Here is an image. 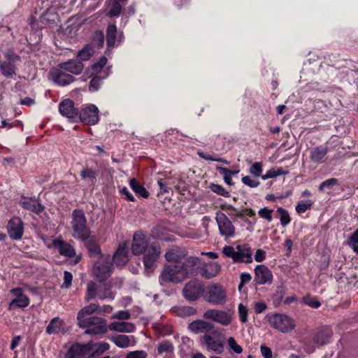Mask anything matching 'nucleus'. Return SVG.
Listing matches in <instances>:
<instances>
[{"label":"nucleus","instance_id":"46","mask_svg":"<svg viewBox=\"0 0 358 358\" xmlns=\"http://www.w3.org/2000/svg\"><path fill=\"white\" fill-rule=\"evenodd\" d=\"M97 175V171L92 168H89L88 166L84 167L83 169L80 171V177L82 179H89L92 182H94L96 180Z\"/></svg>","mask_w":358,"mask_h":358},{"label":"nucleus","instance_id":"36","mask_svg":"<svg viewBox=\"0 0 358 358\" xmlns=\"http://www.w3.org/2000/svg\"><path fill=\"white\" fill-rule=\"evenodd\" d=\"M328 151L327 147H317L311 152L310 158L315 163H321L323 162V159L327 155Z\"/></svg>","mask_w":358,"mask_h":358},{"label":"nucleus","instance_id":"62","mask_svg":"<svg viewBox=\"0 0 358 358\" xmlns=\"http://www.w3.org/2000/svg\"><path fill=\"white\" fill-rule=\"evenodd\" d=\"M148 353L144 350L132 351L127 354L125 358H146Z\"/></svg>","mask_w":358,"mask_h":358},{"label":"nucleus","instance_id":"59","mask_svg":"<svg viewBox=\"0 0 358 358\" xmlns=\"http://www.w3.org/2000/svg\"><path fill=\"white\" fill-rule=\"evenodd\" d=\"M227 341L230 349L234 352L241 354L243 352L242 347L237 344L236 341L233 337H229Z\"/></svg>","mask_w":358,"mask_h":358},{"label":"nucleus","instance_id":"54","mask_svg":"<svg viewBox=\"0 0 358 358\" xmlns=\"http://www.w3.org/2000/svg\"><path fill=\"white\" fill-rule=\"evenodd\" d=\"M107 63V59L105 56H102L100 59L95 64L91 66L92 70L97 73L101 71Z\"/></svg>","mask_w":358,"mask_h":358},{"label":"nucleus","instance_id":"1","mask_svg":"<svg viewBox=\"0 0 358 358\" xmlns=\"http://www.w3.org/2000/svg\"><path fill=\"white\" fill-rule=\"evenodd\" d=\"M71 217L73 237L78 240H85L90 238L91 230L87 226V218L83 210L75 209L72 212Z\"/></svg>","mask_w":358,"mask_h":358},{"label":"nucleus","instance_id":"22","mask_svg":"<svg viewBox=\"0 0 358 358\" xmlns=\"http://www.w3.org/2000/svg\"><path fill=\"white\" fill-rule=\"evenodd\" d=\"M112 261L113 263L114 262L117 266H124L127 264L129 258L127 247L125 243L120 244L117 250L113 256Z\"/></svg>","mask_w":358,"mask_h":358},{"label":"nucleus","instance_id":"3","mask_svg":"<svg viewBox=\"0 0 358 358\" xmlns=\"http://www.w3.org/2000/svg\"><path fill=\"white\" fill-rule=\"evenodd\" d=\"M185 280L179 268V264H165L159 278L161 285L169 283L178 284Z\"/></svg>","mask_w":358,"mask_h":358},{"label":"nucleus","instance_id":"29","mask_svg":"<svg viewBox=\"0 0 358 358\" xmlns=\"http://www.w3.org/2000/svg\"><path fill=\"white\" fill-rule=\"evenodd\" d=\"M52 80L59 85L64 86L71 83L74 80V77L70 74L55 70L51 72Z\"/></svg>","mask_w":358,"mask_h":358},{"label":"nucleus","instance_id":"15","mask_svg":"<svg viewBox=\"0 0 358 358\" xmlns=\"http://www.w3.org/2000/svg\"><path fill=\"white\" fill-rule=\"evenodd\" d=\"M90 321L87 322V327L85 333L86 334L97 335L107 331L106 320L99 317H90Z\"/></svg>","mask_w":358,"mask_h":358},{"label":"nucleus","instance_id":"55","mask_svg":"<svg viewBox=\"0 0 358 358\" xmlns=\"http://www.w3.org/2000/svg\"><path fill=\"white\" fill-rule=\"evenodd\" d=\"M250 173L255 177H262V163L255 162L250 168Z\"/></svg>","mask_w":358,"mask_h":358},{"label":"nucleus","instance_id":"49","mask_svg":"<svg viewBox=\"0 0 358 358\" xmlns=\"http://www.w3.org/2000/svg\"><path fill=\"white\" fill-rule=\"evenodd\" d=\"M276 212L280 215V221L281 225L283 227H286L291 222V217L288 211L282 207H278L276 210Z\"/></svg>","mask_w":358,"mask_h":358},{"label":"nucleus","instance_id":"14","mask_svg":"<svg viewBox=\"0 0 358 358\" xmlns=\"http://www.w3.org/2000/svg\"><path fill=\"white\" fill-rule=\"evenodd\" d=\"M200 264L201 259L196 257H189L181 265H179V268L185 280L189 275H194L196 270L199 268Z\"/></svg>","mask_w":358,"mask_h":358},{"label":"nucleus","instance_id":"11","mask_svg":"<svg viewBox=\"0 0 358 358\" xmlns=\"http://www.w3.org/2000/svg\"><path fill=\"white\" fill-rule=\"evenodd\" d=\"M7 231L13 240H20L24 234V224L19 217H12L8 223Z\"/></svg>","mask_w":358,"mask_h":358},{"label":"nucleus","instance_id":"42","mask_svg":"<svg viewBox=\"0 0 358 358\" xmlns=\"http://www.w3.org/2000/svg\"><path fill=\"white\" fill-rule=\"evenodd\" d=\"M173 310L180 317L189 316L194 315L196 309L192 306H178L173 307Z\"/></svg>","mask_w":358,"mask_h":358},{"label":"nucleus","instance_id":"30","mask_svg":"<svg viewBox=\"0 0 358 358\" xmlns=\"http://www.w3.org/2000/svg\"><path fill=\"white\" fill-rule=\"evenodd\" d=\"M54 246L57 248L61 255L68 257H73L76 252L74 248L63 240H56L54 241Z\"/></svg>","mask_w":358,"mask_h":358},{"label":"nucleus","instance_id":"64","mask_svg":"<svg viewBox=\"0 0 358 358\" xmlns=\"http://www.w3.org/2000/svg\"><path fill=\"white\" fill-rule=\"evenodd\" d=\"M242 182L250 187H257L259 185V181L252 180L248 176L242 178Z\"/></svg>","mask_w":358,"mask_h":358},{"label":"nucleus","instance_id":"32","mask_svg":"<svg viewBox=\"0 0 358 358\" xmlns=\"http://www.w3.org/2000/svg\"><path fill=\"white\" fill-rule=\"evenodd\" d=\"M108 328L110 331L131 333L134 331L135 326L131 322H114L110 324Z\"/></svg>","mask_w":358,"mask_h":358},{"label":"nucleus","instance_id":"4","mask_svg":"<svg viewBox=\"0 0 358 358\" xmlns=\"http://www.w3.org/2000/svg\"><path fill=\"white\" fill-rule=\"evenodd\" d=\"M4 57L6 60L0 61V71L4 77L11 78L16 75L15 63L20 60V57L12 50L6 52Z\"/></svg>","mask_w":358,"mask_h":358},{"label":"nucleus","instance_id":"19","mask_svg":"<svg viewBox=\"0 0 358 358\" xmlns=\"http://www.w3.org/2000/svg\"><path fill=\"white\" fill-rule=\"evenodd\" d=\"M59 112L63 116L69 119H76L78 117L79 111L74 107V102L71 99H65L59 104Z\"/></svg>","mask_w":358,"mask_h":358},{"label":"nucleus","instance_id":"21","mask_svg":"<svg viewBox=\"0 0 358 358\" xmlns=\"http://www.w3.org/2000/svg\"><path fill=\"white\" fill-rule=\"evenodd\" d=\"M332 334L333 333L331 329L322 327L316 331L313 337V343L318 346L325 345L329 343Z\"/></svg>","mask_w":358,"mask_h":358},{"label":"nucleus","instance_id":"31","mask_svg":"<svg viewBox=\"0 0 358 358\" xmlns=\"http://www.w3.org/2000/svg\"><path fill=\"white\" fill-rule=\"evenodd\" d=\"M187 255V252L185 249H180L179 248H174L166 252L164 257L167 262H179L181 259H184Z\"/></svg>","mask_w":358,"mask_h":358},{"label":"nucleus","instance_id":"47","mask_svg":"<svg viewBox=\"0 0 358 358\" xmlns=\"http://www.w3.org/2000/svg\"><path fill=\"white\" fill-rule=\"evenodd\" d=\"M92 46L95 45L98 48H102L104 44V34L101 30H96L94 31L92 38Z\"/></svg>","mask_w":358,"mask_h":358},{"label":"nucleus","instance_id":"20","mask_svg":"<svg viewBox=\"0 0 358 358\" xmlns=\"http://www.w3.org/2000/svg\"><path fill=\"white\" fill-rule=\"evenodd\" d=\"M90 347L87 345L79 343L73 344L65 353L64 358H81L89 354Z\"/></svg>","mask_w":358,"mask_h":358},{"label":"nucleus","instance_id":"17","mask_svg":"<svg viewBox=\"0 0 358 358\" xmlns=\"http://www.w3.org/2000/svg\"><path fill=\"white\" fill-rule=\"evenodd\" d=\"M255 280L259 285L271 283L273 280V275L269 268L264 265H257L255 269Z\"/></svg>","mask_w":358,"mask_h":358},{"label":"nucleus","instance_id":"53","mask_svg":"<svg viewBox=\"0 0 358 358\" xmlns=\"http://www.w3.org/2000/svg\"><path fill=\"white\" fill-rule=\"evenodd\" d=\"M313 201L310 200H307L306 202L301 201L297 203L296 206V211L298 213H303L306 212L307 210L310 209L313 205Z\"/></svg>","mask_w":358,"mask_h":358},{"label":"nucleus","instance_id":"9","mask_svg":"<svg viewBox=\"0 0 358 358\" xmlns=\"http://www.w3.org/2000/svg\"><path fill=\"white\" fill-rule=\"evenodd\" d=\"M233 312L230 310L227 311L210 309L203 314V317L208 320H212L224 326L229 325L232 320Z\"/></svg>","mask_w":358,"mask_h":358},{"label":"nucleus","instance_id":"25","mask_svg":"<svg viewBox=\"0 0 358 358\" xmlns=\"http://www.w3.org/2000/svg\"><path fill=\"white\" fill-rule=\"evenodd\" d=\"M201 342L206 345L208 349L214 351L217 354H221L224 351L223 343L210 334H204L201 338Z\"/></svg>","mask_w":358,"mask_h":358},{"label":"nucleus","instance_id":"27","mask_svg":"<svg viewBox=\"0 0 358 358\" xmlns=\"http://www.w3.org/2000/svg\"><path fill=\"white\" fill-rule=\"evenodd\" d=\"M20 203L24 209L36 213H40L44 210V206L41 205L38 200L32 197H23Z\"/></svg>","mask_w":358,"mask_h":358},{"label":"nucleus","instance_id":"58","mask_svg":"<svg viewBox=\"0 0 358 358\" xmlns=\"http://www.w3.org/2000/svg\"><path fill=\"white\" fill-rule=\"evenodd\" d=\"M273 211V210L264 207L259 210L258 214L262 218L266 220L268 222H271L272 220Z\"/></svg>","mask_w":358,"mask_h":358},{"label":"nucleus","instance_id":"40","mask_svg":"<svg viewBox=\"0 0 358 358\" xmlns=\"http://www.w3.org/2000/svg\"><path fill=\"white\" fill-rule=\"evenodd\" d=\"M130 186L131 189L138 195L141 196L143 198H148L149 196V192L146 190V189L141 185L135 178H132L130 180Z\"/></svg>","mask_w":358,"mask_h":358},{"label":"nucleus","instance_id":"2","mask_svg":"<svg viewBox=\"0 0 358 358\" xmlns=\"http://www.w3.org/2000/svg\"><path fill=\"white\" fill-rule=\"evenodd\" d=\"M113 263L110 255H106L101 260H96L92 266V271L99 282L106 281L113 272Z\"/></svg>","mask_w":358,"mask_h":358},{"label":"nucleus","instance_id":"26","mask_svg":"<svg viewBox=\"0 0 358 358\" xmlns=\"http://www.w3.org/2000/svg\"><path fill=\"white\" fill-rule=\"evenodd\" d=\"M58 66L66 71L73 74L78 75L81 73L84 69L83 64L78 60H69L66 62L60 63Z\"/></svg>","mask_w":358,"mask_h":358},{"label":"nucleus","instance_id":"41","mask_svg":"<svg viewBox=\"0 0 358 358\" xmlns=\"http://www.w3.org/2000/svg\"><path fill=\"white\" fill-rule=\"evenodd\" d=\"M109 6L110 8L107 11L106 15L113 17H117L122 11V5L117 0H110Z\"/></svg>","mask_w":358,"mask_h":358},{"label":"nucleus","instance_id":"63","mask_svg":"<svg viewBox=\"0 0 358 358\" xmlns=\"http://www.w3.org/2000/svg\"><path fill=\"white\" fill-rule=\"evenodd\" d=\"M73 275L71 272L65 271L64 273V283L62 287L69 288L71 285Z\"/></svg>","mask_w":358,"mask_h":358},{"label":"nucleus","instance_id":"8","mask_svg":"<svg viewBox=\"0 0 358 358\" xmlns=\"http://www.w3.org/2000/svg\"><path fill=\"white\" fill-rule=\"evenodd\" d=\"M206 301L212 304H223L227 301L225 289L220 284H213L208 287Z\"/></svg>","mask_w":358,"mask_h":358},{"label":"nucleus","instance_id":"45","mask_svg":"<svg viewBox=\"0 0 358 358\" xmlns=\"http://www.w3.org/2000/svg\"><path fill=\"white\" fill-rule=\"evenodd\" d=\"M98 285L94 281H90L87 286V294L85 301H89L94 299L97 295Z\"/></svg>","mask_w":358,"mask_h":358},{"label":"nucleus","instance_id":"5","mask_svg":"<svg viewBox=\"0 0 358 358\" xmlns=\"http://www.w3.org/2000/svg\"><path fill=\"white\" fill-rule=\"evenodd\" d=\"M204 292V286L197 280H192L185 284L182 290L183 297L189 301L199 299Z\"/></svg>","mask_w":358,"mask_h":358},{"label":"nucleus","instance_id":"50","mask_svg":"<svg viewBox=\"0 0 358 358\" xmlns=\"http://www.w3.org/2000/svg\"><path fill=\"white\" fill-rule=\"evenodd\" d=\"M347 244L358 254V228L348 238Z\"/></svg>","mask_w":358,"mask_h":358},{"label":"nucleus","instance_id":"51","mask_svg":"<svg viewBox=\"0 0 358 358\" xmlns=\"http://www.w3.org/2000/svg\"><path fill=\"white\" fill-rule=\"evenodd\" d=\"M210 189L214 193H216L217 194L220 196H222L224 197H229L230 194L228 191H227L222 186L215 184V183H210L209 185Z\"/></svg>","mask_w":358,"mask_h":358},{"label":"nucleus","instance_id":"38","mask_svg":"<svg viewBox=\"0 0 358 358\" xmlns=\"http://www.w3.org/2000/svg\"><path fill=\"white\" fill-rule=\"evenodd\" d=\"M286 293V287L285 286L281 285L278 286L275 292V293L272 295V301L273 304L275 307H278Z\"/></svg>","mask_w":358,"mask_h":358},{"label":"nucleus","instance_id":"52","mask_svg":"<svg viewBox=\"0 0 358 358\" xmlns=\"http://www.w3.org/2000/svg\"><path fill=\"white\" fill-rule=\"evenodd\" d=\"M303 301L304 303L313 308H317L321 306L320 302L315 297H312L310 295L305 296L303 298Z\"/></svg>","mask_w":358,"mask_h":358},{"label":"nucleus","instance_id":"23","mask_svg":"<svg viewBox=\"0 0 358 358\" xmlns=\"http://www.w3.org/2000/svg\"><path fill=\"white\" fill-rule=\"evenodd\" d=\"M188 328L194 334L203 333L207 334L208 332L213 330L214 324L202 320H196L189 323Z\"/></svg>","mask_w":358,"mask_h":358},{"label":"nucleus","instance_id":"48","mask_svg":"<svg viewBox=\"0 0 358 358\" xmlns=\"http://www.w3.org/2000/svg\"><path fill=\"white\" fill-rule=\"evenodd\" d=\"M287 171H284L282 168H278V169H271L268 170L265 175L262 176V178L263 180H266L268 178H275L280 175H287L288 174Z\"/></svg>","mask_w":358,"mask_h":358},{"label":"nucleus","instance_id":"44","mask_svg":"<svg viewBox=\"0 0 358 358\" xmlns=\"http://www.w3.org/2000/svg\"><path fill=\"white\" fill-rule=\"evenodd\" d=\"M103 290H100L99 298L101 300H103L105 299H114V296L111 292L112 285L110 282H103Z\"/></svg>","mask_w":358,"mask_h":358},{"label":"nucleus","instance_id":"10","mask_svg":"<svg viewBox=\"0 0 358 358\" xmlns=\"http://www.w3.org/2000/svg\"><path fill=\"white\" fill-rule=\"evenodd\" d=\"M149 246L150 245H148V241L146 240L144 234L141 231H136L133 236L131 246L132 253L136 256L143 254Z\"/></svg>","mask_w":358,"mask_h":358},{"label":"nucleus","instance_id":"33","mask_svg":"<svg viewBox=\"0 0 358 358\" xmlns=\"http://www.w3.org/2000/svg\"><path fill=\"white\" fill-rule=\"evenodd\" d=\"M85 345H89V353L92 352L90 357H94L96 355H101L105 351L108 350L110 348V345L108 343H94L92 342H89Z\"/></svg>","mask_w":358,"mask_h":358},{"label":"nucleus","instance_id":"60","mask_svg":"<svg viewBox=\"0 0 358 358\" xmlns=\"http://www.w3.org/2000/svg\"><path fill=\"white\" fill-rule=\"evenodd\" d=\"M338 184V180L336 178H330L324 182H322L319 186V190L323 192L324 189L327 188H331V187Z\"/></svg>","mask_w":358,"mask_h":358},{"label":"nucleus","instance_id":"57","mask_svg":"<svg viewBox=\"0 0 358 358\" xmlns=\"http://www.w3.org/2000/svg\"><path fill=\"white\" fill-rule=\"evenodd\" d=\"M173 350V346L169 341H164L161 343L157 348V352L159 354H162L164 352H172Z\"/></svg>","mask_w":358,"mask_h":358},{"label":"nucleus","instance_id":"28","mask_svg":"<svg viewBox=\"0 0 358 358\" xmlns=\"http://www.w3.org/2000/svg\"><path fill=\"white\" fill-rule=\"evenodd\" d=\"M221 266L218 263L210 262L201 268L200 273L206 279L215 277L220 271Z\"/></svg>","mask_w":358,"mask_h":358},{"label":"nucleus","instance_id":"56","mask_svg":"<svg viewBox=\"0 0 358 358\" xmlns=\"http://www.w3.org/2000/svg\"><path fill=\"white\" fill-rule=\"evenodd\" d=\"M101 78L100 76H94L90 82L89 90L90 92L97 91L101 85Z\"/></svg>","mask_w":358,"mask_h":358},{"label":"nucleus","instance_id":"34","mask_svg":"<svg viewBox=\"0 0 358 358\" xmlns=\"http://www.w3.org/2000/svg\"><path fill=\"white\" fill-rule=\"evenodd\" d=\"M14 293L17 295V298L13 299L10 303L9 308H11L13 306L15 305L20 308H25L29 305V298L22 294H21L20 289H13Z\"/></svg>","mask_w":358,"mask_h":358},{"label":"nucleus","instance_id":"12","mask_svg":"<svg viewBox=\"0 0 358 358\" xmlns=\"http://www.w3.org/2000/svg\"><path fill=\"white\" fill-rule=\"evenodd\" d=\"M81 241H84L85 246L90 258L101 260L105 257L106 255L102 253L101 246L95 236H92L90 234V238Z\"/></svg>","mask_w":358,"mask_h":358},{"label":"nucleus","instance_id":"35","mask_svg":"<svg viewBox=\"0 0 358 358\" xmlns=\"http://www.w3.org/2000/svg\"><path fill=\"white\" fill-rule=\"evenodd\" d=\"M64 324V321L59 317H54L50 320L49 324L46 327V332L48 334H58L62 331Z\"/></svg>","mask_w":358,"mask_h":358},{"label":"nucleus","instance_id":"61","mask_svg":"<svg viewBox=\"0 0 358 358\" xmlns=\"http://www.w3.org/2000/svg\"><path fill=\"white\" fill-rule=\"evenodd\" d=\"M238 314L241 321L245 323L248 321V308L242 303L238 305Z\"/></svg>","mask_w":358,"mask_h":358},{"label":"nucleus","instance_id":"18","mask_svg":"<svg viewBox=\"0 0 358 358\" xmlns=\"http://www.w3.org/2000/svg\"><path fill=\"white\" fill-rule=\"evenodd\" d=\"M98 309L99 306L95 303H91L82 308L77 315L78 324L79 327L83 329L87 327V324L90 321V317H86V316L96 312Z\"/></svg>","mask_w":358,"mask_h":358},{"label":"nucleus","instance_id":"39","mask_svg":"<svg viewBox=\"0 0 358 358\" xmlns=\"http://www.w3.org/2000/svg\"><path fill=\"white\" fill-rule=\"evenodd\" d=\"M110 341H112L115 345L121 348H126L130 345V338L127 335L120 334L113 336L110 338Z\"/></svg>","mask_w":358,"mask_h":358},{"label":"nucleus","instance_id":"6","mask_svg":"<svg viewBox=\"0 0 358 358\" xmlns=\"http://www.w3.org/2000/svg\"><path fill=\"white\" fill-rule=\"evenodd\" d=\"M268 322L273 327L283 333L291 331L295 327L294 320L283 314L276 313L270 316Z\"/></svg>","mask_w":358,"mask_h":358},{"label":"nucleus","instance_id":"7","mask_svg":"<svg viewBox=\"0 0 358 358\" xmlns=\"http://www.w3.org/2000/svg\"><path fill=\"white\" fill-rule=\"evenodd\" d=\"M161 255L160 247L154 243L150 245L147 250L143 253V262L146 271L152 272L155 263Z\"/></svg>","mask_w":358,"mask_h":358},{"label":"nucleus","instance_id":"16","mask_svg":"<svg viewBox=\"0 0 358 358\" xmlns=\"http://www.w3.org/2000/svg\"><path fill=\"white\" fill-rule=\"evenodd\" d=\"M215 219L218 224L220 232L222 236L231 237L234 235L235 227L225 214L220 213L217 215Z\"/></svg>","mask_w":358,"mask_h":358},{"label":"nucleus","instance_id":"13","mask_svg":"<svg viewBox=\"0 0 358 358\" xmlns=\"http://www.w3.org/2000/svg\"><path fill=\"white\" fill-rule=\"evenodd\" d=\"M99 110L94 105H90L83 108L78 114V117L82 122L87 124H95L99 121Z\"/></svg>","mask_w":358,"mask_h":358},{"label":"nucleus","instance_id":"43","mask_svg":"<svg viewBox=\"0 0 358 358\" xmlns=\"http://www.w3.org/2000/svg\"><path fill=\"white\" fill-rule=\"evenodd\" d=\"M94 53V48L90 44H87L85 47L78 52V57L82 61L88 60Z\"/></svg>","mask_w":358,"mask_h":358},{"label":"nucleus","instance_id":"37","mask_svg":"<svg viewBox=\"0 0 358 358\" xmlns=\"http://www.w3.org/2000/svg\"><path fill=\"white\" fill-rule=\"evenodd\" d=\"M117 27L110 24L106 29V44L108 48H114L116 41Z\"/></svg>","mask_w":358,"mask_h":358},{"label":"nucleus","instance_id":"24","mask_svg":"<svg viewBox=\"0 0 358 358\" xmlns=\"http://www.w3.org/2000/svg\"><path fill=\"white\" fill-rule=\"evenodd\" d=\"M237 251L234 257V262H252L251 249L247 245L236 246Z\"/></svg>","mask_w":358,"mask_h":358}]
</instances>
